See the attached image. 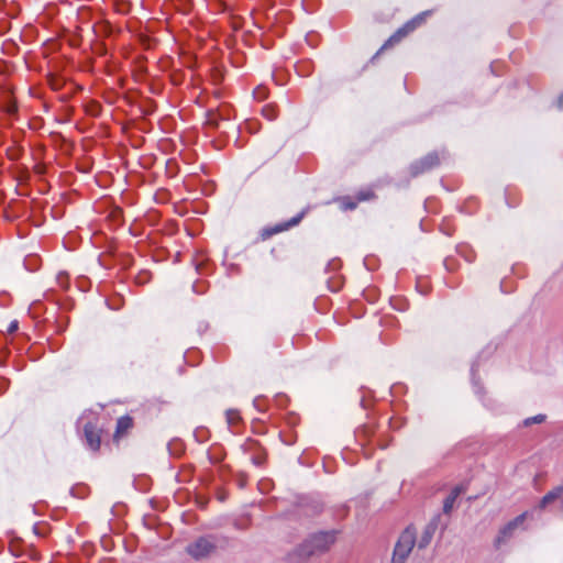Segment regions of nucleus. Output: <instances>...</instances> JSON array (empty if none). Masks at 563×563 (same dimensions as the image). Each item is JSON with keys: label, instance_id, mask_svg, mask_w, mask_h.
I'll use <instances>...</instances> for the list:
<instances>
[{"label": "nucleus", "instance_id": "nucleus-1", "mask_svg": "<svg viewBox=\"0 0 563 563\" xmlns=\"http://www.w3.org/2000/svg\"><path fill=\"white\" fill-rule=\"evenodd\" d=\"M335 542V531H321L311 534L288 553L290 563H307L312 556L321 555Z\"/></svg>", "mask_w": 563, "mask_h": 563}, {"label": "nucleus", "instance_id": "nucleus-2", "mask_svg": "<svg viewBox=\"0 0 563 563\" xmlns=\"http://www.w3.org/2000/svg\"><path fill=\"white\" fill-rule=\"evenodd\" d=\"M416 543V529L407 527L400 534L393 554V563H405Z\"/></svg>", "mask_w": 563, "mask_h": 563}, {"label": "nucleus", "instance_id": "nucleus-3", "mask_svg": "<svg viewBox=\"0 0 563 563\" xmlns=\"http://www.w3.org/2000/svg\"><path fill=\"white\" fill-rule=\"evenodd\" d=\"M216 543L206 537L198 538L186 548V552L196 560L209 556L216 550Z\"/></svg>", "mask_w": 563, "mask_h": 563}, {"label": "nucleus", "instance_id": "nucleus-4", "mask_svg": "<svg viewBox=\"0 0 563 563\" xmlns=\"http://www.w3.org/2000/svg\"><path fill=\"white\" fill-rule=\"evenodd\" d=\"M440 164V155L438 152H430L419 161H416L410 165V174L412 176H418L426 172L431 170L432 168L439 166Z\"/></svg>", "mask_w": 563, "mask_h": 563}, {"label": "nucleus", "instance_id": "nucleus-5", "mask_svg": "<svg viewBox=\"0 0 563 563\" xmlns=\"http://www.w3.org/2000/svg\"><path fill=\"white\" fill-rule=\"evenodd\" d=\"M417 29L415 21L409 20L401 27H399L378 49L374 57L379 55L384 49L393 46L396 43H399L404 37H406L409 33Z\"/></svg>", "mask_w": 563, "mask_h": 563}, {"label": "nucleus", "instance_id": "nucleus-6", "mask_svg": "<svg viewBox=\"0 0 563 563\" xmlns=\"http://www.w3.org/2000/svg\"><path fill=\"white\" fill-rule=\"evenodd\" d=\"M303 217V212L292 217L290 220L286 221V222H283V223H279V224H276V225H273V227H267V228H264L261 232V238L263 240H267L269 238H272L273 235L277 234V233H280L283 231H286L297 224H299V222L301 221Z\"/></svg>", "mask_w": 563, "mask_h": 563}, {"label": "nucleus", "instance_id": "nucleus-7", "mask_svg": "<svg viewBox=\"0 0 563 563\" xmlns=\"http://www.w3.org/2000/svg\"><path fill=\"white\" fill-rule=\"evenodd\" d=\"M560 500V511L563 514V483L549 490L538 505L540 510L545 509L550 504Z\"/></svg>", "mask_w": 563, "mask_h": 563}, {"label": "nucleus", "instance_id": "nucleus-8", "mask_svg": "<svg viewBox=\"0 0 563 563\" xmlns=\"http://www.w3.org/2000/svg\"><path fill=\"white\" fill-rule=\"evenodd\" d=\"M440 519H441V516L440 515H435L429 521V523L424 527V529L422 531V534H421V537H420V539L418 541V548L419 549H424V548H427L430 544V542H431V540H432V538H433V536H434V533H435V531L438 529Z\"/></svg>", "mask_w": 563, "mask_h": 563}, {"label": "nucleus", "instance_id": "nucleus-9", "mask_svg": "<svg viewBox=\"0 0 563 563\" xmlns=\"http://www.w3.org/2000/svg\"><path fill=\"white\" fill-rule=\"evenodd\" d=\"M133 423L132 419L128 416L121 417L117 422V429L113 434V441L119 443L121 439H123L128 432L131 430Z\"/></svg>", "mask_w": 563, "mask_h": 563}, {"label": "nucleus", "instance_id": "nucleus-10", "mask_svg": "<svg viewBox=\"0 0 563 563\" xmlns=\"http://www.w3.org/2000/svg\"><path fill=\"white\" fill-rule=\"evenodd\" d=\"M85 437L88 446L92 451H97L100 448V434L91 423H87L84 427Z\"/></svg>", "mask_w": 563, "mask_h": 563}, {"label": "nucleus", "instance_id": "nucleus-11", "mask_svg": "<svg viewBox=\"0 0 563 563\" xmlns=\"http://www.w3.org/2000/svg\"><path fill=\"white\" fill-rule=\"evenodd\" d=\"M465 490L466 488L463 485H457L451 490L450 495L443 501V512L445 515L452 511L455 500Z\"/></svg>", "mask_w": 563, "mask_h": 563}, {"label": "nucleus", "instance_id": "nucleus-12", "mask_svg": "<svg viewBox=\"0 0 563 563\" xmlns=\"http://www.w3.org/2000/svg\"><path fill=\"white\" fill-rule=\"evenodd\" d=\"M516 529V522H509L507 523L499 532V536L497 537L496 539V543L497 544H500L501 542H504L506 539L510 538L512 532L515 531Z\"/></svg>", "mask_w": 563, "mask_h": 563}, {"label": "nucleus", "instance_id": "nucleus-13", "mask_svg": "<svg viewBox=\"0 0 563 563\" xmlns=\"http://www.w3.org/2000/svg\"><path fill=\"white\" fill-rule=\"evenodd\" d=\"M225 417L229 426L236 424L241 420L240 412L234 409L227 410Z\"/></svg>", "mask_w": 563, "mask_h": 563}, {"label": "nucleus", "instance_id": "nucleus-14", "mask_svg": "<svg viewBox=\"0 0 563 563\" xmlns=\"http://www.w3.org/2000/svg\"><path fill=\"white\" fill-rule=\"evenodd\" d=\"M374 198H375V194H374V191L371 188L360 190L356 194L357 201H367V200H371V199H374Z\"/></svg>", "mask_w": 563, "mask_h": 563}, {"label": "nucleus", "instance_id": "nucleus-15", "mask_svg": "<svg viewBox=\"0 0 563 563\" xmlns=\"http://www.w3.org/2000/svg\"><path fill=\"white\" fill-rule=\"evenodd\" d=\"M341 201V208L343 210H354L357 206L355 201H353L350 197H342L340 199Z\"/></svg>", "mask_w": 563, "mask_h": 563}, {"label": "nucleus", "instance_id": "nucleus-16", "mask_svg": "<svg viewBox=\"0 0 563 563\" xmlns=\"http://www.w3.org/2000/svg\"><path fill=\"white\" fill-rule=\"evenodd\" d=\"M545 420V415H537L523 420V426L529 427L533 423H542Z\"/></svg>", "mask_w": 563, "mask_h": 563}, {"label": "nucleus", "instance_id": "nucleus-17", "mask_svg": "<svg viewBox=\"0 0 563 563\" xmlns=\"http://www.w3.org/2000/svg\"><path fill=\"white\" fill-rule=\"evenodd\" d=\"M431 13H432L431 10L423 11V12L419 13L418 15H416L415 18H412L411 21H415V24L418 27L419 25H421L424 22L426 18L429 16Z\"/></svg>", "mask_w": 563, "mask_h": 563}, {"label": "nucleus", "instance_id": "nucleus-18", "mask_svg": "<svg viewBox=\"0 0 563 563\" xmlns=\"http://www.w3.org/2000/svg\"><path fill=\"white\" fill-rule=\"evenodd\" d=\"M262 112H263V115L265 118H267L269 121L275 120L276 117H277V113H276L275 109L273 107H269V106L263 108Z\"/></svg>", "mask_w": 563, "mask_h": 563}, {"label": "nucleus", "instance_id": "nucleus-19", "mask_svg": "<svg viewBox=\"0 0 563 563\" xmlns=\"http://www.w3.org/2000/svg\"><path fill=\"white\" fill-rule=\"evenodd\" d=\"M154 108H155V104L152 100L143 99V110H142L143 117L147 113H152Z\"/></svg>", "mask_w": 563, "mask_h": 563}, {"label": "nucleus", "instance_id": "nucleus-20", "mask_svg": "<svg viewBox=\"0 0 563 563\" xmlns=\"http://www.w3.org/2000/svg\"><path fill=\"white\" fill-rule=\"evenodd\" d=\"M207 124L210 125V126H213V128L218 126V120H217L214 114H209L208 120H207Z\"/></svg>", "mask_w": 563, "mask_h": 563}, {"label": "nucleus", "instance_id": "nucleus-21", "mask_svg": "<svg viewBox=\"0 0 563 563\" xmlns=\"http://www.w3.org/2000/svg\"><path fill=\"white\" fill-rule=\"evenodd\" d=\"M142 43H143V51L145 48H151L152 47V43H151V40L143 33V40H142Z\"/></svg>", "mask_w": 563, "mask_h": 563}, {"label": "nucleus", "instance_id": "nucleus-22", "mask_svg": "<svg viewBox=\"0 0 563 563\" xmlns=\"http://www.w3.org/2000/svg\"><path fill=\"white\" fill-rule=\"evenodd\" d=\"M16 330H18V321H16V320H14V321H12V322L9 324V327H8V332L13 333V332H14V331H16Z\"/></svg>", "mask_w": 563, "mask_h": 563}, {"label": "nucleus", "instance_id": "nucleus-23", "mask_svg": "<svg viewBox=\"0 0 563 563\" xmlns=\"http://www.w3.org/2000/svg\"><path fill=\"white\" fill-rule=\"evenodd\" d=\"M526 515L521 514L518 517H516L511 522H516V528L523 522Z\"/></svg>", "mask_w": 563, "mask_h": 563}, {"label": "nucleus", "instance_id": "nucleus-24", "mask_svg": "<svg viewBox=\"0 0 563 563\" xmlns=\"http://www.w3.org/2000/svg\"><path fill=\"white\" fill-rule=\"evenodd\" d=\"M150 197H151L153 202H161V201L164 200L163 198H158L157 194H155V192H151Z\"/></svg>", "mask_w": 563, "mask_h": 563}, {"label": "nucleus", "instance_id": "nucleus-25", "mask_svg": "<svg viewBox=\"0 0 563 563\" xmlns=\"http://www.w3.org/2000/svg\"><path fill=\"white\" fill-rule=\"evenodd\" d=\"M558 107H559L560 109H563V93H562V95L559 97V99H558Z\"/></svg>", "mask_w": 563, "mask_h": 563}, {"label": "nucleus", "instance_id": "nucleus-26", "mask_svg": "<svg viewBox=\"0 0 563 563\" xmlns=\"http://www.w3.org/2000/svg\"><path fill=\"white\" fill-rule=\"evenodd\" d=\"M146 164H147V163H146V157H145V156H143V163H142L143 169L146 167Z\"/></svg>", "mask_w": 563, "mask_h": 563}, {"label": "nucleus", "instance_id": "nucleus-27", "mask_svg": "<svg viewBox=\"0 0 563 563\" xmlns=\"http://www.w3.org/2000/svg\"><path fill=\"white\" fill-rule=\"evenodd\" d=\"M145 274H146V271L143 269V279H142L143 285L145 284V278H144Z\"/></svg>", "mask_w": 563, "mask_h": 563}, {"label": "nucleus", "instance_id": "nucleus-28", "mask_svg": "<svg viewBox=\"0 0 563 563\" xmlns=\"http://www.w3.org/2000/svg\"><path fill=\"white\" fill-rule=\"evenodd\" d=\"M145 479H146V478H145V476L143 475V482H142L143 487L145 486Z\"/></svg>", "mask_w": 563, "mask_h": 563}, {"label": "nucleus", "instance_id": "nucleus-29", "mask_svg": "<svg viewBox=\"0 0 563 563\" xmlns=\"http://www.w3.org/2000/svg\"><path fill=\"white\" fill-rule=\"evenodd\" d=\"M151 217H152V214H151V212H150L147 216L143 217V220H144L145 218H151Z\"/></svg>", "mask_w": 563, "mask_h": 563}, {"label": "nucleus", "instance_id": "nucleus-30", "mask_svg": "<svg viewBox=\"0 0 563 563\" xmlns=\"http://www.w3.org/2000/svg\"><path fill=\"white\" fill-rule=\"evenodd\" d=\"M142 179H143V184H144V183H145V180H146V177H145V175H144V174H143V176H142Z\"/></svg>", "mask_w": 563, "mask_h": 563}, {"label": "nucleus", "instance_id": "nucleus-31", "mask_svg": "<svg viewBox=\"0 0 563 563\" xmlns=\"http://www.w3.org/2000/svg\"><path fill=\"white\" fill-rule=\"evenodd\" d=\"M142 131H143V133H145V132H146V130H145V126H144V125H143V128H142Z\"/></svg>", "mask_w": 563, "mask_h": 563}]
</instances>
